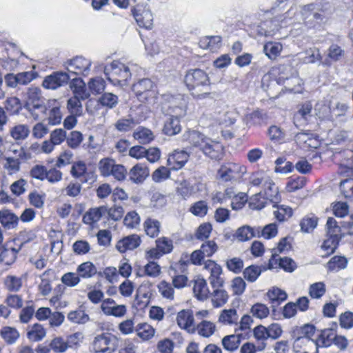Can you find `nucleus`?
Instances as JSON below:
<instances>
[{"instance_id":"774afa93","label":"nucleus","mask_w":353,"mask_h":353,"mask_svg":"<svg viewBox=\"0 0 353 353\" xmlns=\"http://www.w3.org/2000/svg\"><path fill=\"white\" fill-rule=\"evenodd\" d=\"M340 188L346 198H353V179H346L341 181Z\"/></svg>"},{"instance_id":"2eb2a0df","label":"nucleus","mask_w":353,"mask_h":353,"mask_svg":"<svg viewBox=\"0 0 353 353\" xmlns=\"http://www.w3.org/2000/svg\"><path fill=\"white\" fill-rule=\"evenodd\" d=\"M200 150L212 159H219L223 154V147L221 143L207 137Z\"/></svg>"},{"instance_id":"052dcab7","label":"nucleus","mask_w":353,"mask_h":353,"mask_svg":"<svg viewBox=\"0 0 353 353\" xmlns=\"http://www.w3.org/2000/svg\"><path fill=\"white\" fill-rule=\"evenodd\" d=\"M88 87L92 94H100L105 90V82L101 77L93 78L89 81Z\"/></svg>"},{"instance_id":"c03bdc74","label":"nucleus","mask_w":353,"mask_h":353,"mask_svg":"<svg viewBox=\"0 0 353 353\" xmlns=\"http://www.w3.org/2000/svg\"><path fill=\"white\" fill-rule=\"evenodd\" d=\"M46 335L44 327L39 323H35L32 328L28 332V338L32 341H41Z\"/></svg>"},{"instance_id":"e2e57ef3","label":"nucleus","mask_w":353,"mask_h":353,"mask_svg":"<svg viewBox=\"0 0 353 353\" xmlns=\"http://www.w3.org/2000/svg\"><path fill=\"white\" fill-rule=\"evenodd\" d=\"M103 106L113 108L118 103V97L111 92H105L99 99Z\"/></svg>"},{"instance_id":"f03ea898","label":"nucleus","mask_w":353,"mask_h":353,"mask_svg":"<svg viewBox=\"0 0 353 353\" xmlns=\"http://www.w3.org/2000/svg\"><path fill=\"white\" fill-rule=\"evenodd\" d=\"M104 73L112 83L121 86L127 85L128 81L131 78V69L129 65L114 61L104 68Z\"/></svg>"},{"instance_id":"423d86ee","label":"nucleus","mask_w":353,"mask_h":353,"mask_svg":"<svg viewBox=\"0 0 353 353\" xmlns=\"http://www.w3.org/2000/svg\"><path fill=\"white\" fill-rule=\"evenodd\" d=\"M203 270L210 274L208 281L212 288L223 287L225 280L222 277L223 270L220 265L209 259L203 263Z\"/></svg>"},{"instance_id":"c9c22d12","label":"nucleus","mask_w":353,"mask_h":353,"mask_svg":"<svg viewBox=\"0 0 353 353\" xmlns=\"http://www.w3.org/2000/svg\"><path fill=\"white\" fill-rule=\"evenodd\" d=\"M77 272L80 278L89 279L97 274V270L92 262L86 261L78 265Z\"/></svg>"},{"instance_id":"0eeeda50","label":"nucleus","mask_w":353,"mask_h":353,"mask_svg":"<svg viewBox=\"0 0 353 353\" xmlns=\"http://www.w3.org/2000/svg\"><path fill=\"white\" fill-rule=\"evenodd\" d=\"M174 112L176 115L175 117H169L165 122L163 128V132L168 136H174L181 132V126L180 125L179 117H182L185 115V103L184 102L181 107L176 108Z\"/></svg>"},{"instance_id":"6e6d98bb","label":"nucleus","mask_w":353,"mask_h":353,"mask_svg":"<svg viewBox=\"0 0 353 353\" xmlns=\"http://www.w3.org/2000/svg\"><path fill=\"white\" fill-rule=\"evenodd\" d=\"M318 223V219L314 216H305L300 222L301 230L305 233H309L316 228Z\"/></svg>"},{"instance_id":"f704fd0d","label":"nucleus","mask_w":353,"mask_h":353,"mask_svg":"<svg viewBox=\"0 0 353 353\" xmlns=\"http://www.w3.org/2000/svg\"><path fill=\"white\" fill-rule=\"evenodd\" d=\"M177 323L180 327L190 329L194 327V316L190 310H181L177 314Z\"/></svg>"},{"instance_id":"9b49d317","label":"nucleus","mask_w":353,"mask_h":353,"mask_svg":"<svg viewBox=\"0 0 353 353\" xmlns=\"http://www.w3.org/2000/svg\"><path fill=\"white\" fill-rule=\"evenodd\" d=\"M70 79V77L66 72H54L44 78L42 85L48 90H57L67 85Z\"/></svg>"},{"instance_id":"4468645a","label":"nucleus","mask_w":353,"mask_h":353,"mask_svg":"<svg viewBox=\"0 0 353 353\" xmlns=\"http://www.w3.org/2000/svg\"><path fill=\"white\" fill-rule=\"evenodd\" d=\"M133 16L140 27L150 29L153 25V15L151 11L145 7L137 6L132 10Z\"/></svg>"},{"instance_id":"9d476101","label":"nucleus","mask_w":353,"mask_h":353,"mask_svg":"<svg viewBox=\"0 0 353 353\" xmlns=\"http://www.w3.org/2000/svg\"><path fill=\"white\" fill-rule=\"evenodd\" d=\"M217 250L218 245L214 241H208L201 245L199 250L192 253L190 260L194 265H201L205 257L212 256Z\"/></svg>"},{"instance_id":"79ce46f5","label":"nucleus","mask_w":353,"mask_h":353,"mask_svg":"<svg viewBox=\"0 0 353 353\" xmlns=\"http://www.w3.org/2000/svg\"><path fill=\"white\" fill-rule=\"evenodd\" d=\"M143 226L146 234L154 238L157 236L160 232L161 223L156 219L148 218L144 221Z\"/></svg>"},{"instance_id":"338daca9","label":"nucleus","mask_w":353,"mask_h":353,"mask_svg":"<svg viewBox=\"0 0 353 353\" xmlns=\"http://www.w3.org/2000/svg\"><path fill=\"white\" fill-rule=\"evenodd\" d=\"M253 316L262 319L267 317L270 313L269 308L263 303H256L251 308Z\"/></svg>"},{"instance_id":"09e8293b","label":"nucleus","mask_w":353,"mask_h":353,"mask_svg":"<svg viewBox=\"0 0 353 353\" xmlns=\"http://www.w3.org/2000/svg\"><path fill=\"white\" fill-rule=\"evenodd\" d=\"M195 192V188L190 180L182 181L177 188V193L183 199L190 197Z\"/></svg>"},{"instance_id":"1a4fd4ad","label":"nucleus","mask_w":353,"mask_h":353,"mask_svg":"<svg viewBox=\"0 0 353 353\" xmlns=\"http://www.w3.org/2000/svg\"><path fill=\"white\" fill-rule=\"evenodd\" d=\"M66 64L69 72L76 75L87 76L90 73L92 62L83 57H76L68 61Z\"/></svg>"},{"instance_id":"dca6fc26","label":"nucleus","mask_w":353,"mask_h":353,"mask_svg":"<svg viewBox=\"0 0 353 353\" xmlns=\"http://www.w3.org/2000/svg\"><path fill=\"white\" fill-rule=\"evenodd\" d=\"M292 349L294 353H319L316 340L307 338L295 339Z\"/></svg>"},{"instance_id":"4d7b16f0","label":"nucleus","mask_w":353,"mask_h":353,"mask_svg":"<svg viewBox=\"0 0 353 353\" xmlns=\"http://www.w3.org/2000/svg\"><path fill=\"white\" fill-rule=\"evenodd\" d=\"M253 334L254 338L257 341H262L261 345L259 346L258 350H263L265 347V343H264L265 341H266L268 338V332L267 327L263 326V325H258L256 326L254 330Z\"/></svg>"},{"instance_id":"72a5a7b5","label":"nucleus","mask_w":353,"mask_h":353,"mask_svg":"<svg viewBox=\"0 0 353 353\" xmlns=\"http://www.w3.org/2000/svg\"><path fill=\"white\" fill-rule=\"evenodd\" d=\"M211 301L214 307L223 306L228 301V292L221 288H215L212 292Z\"/></svg>"},{"instance_id":"39448f33","label":"nucleus","mask_w":353,"mask_h":353,"mask_svg":"<svg viewBox=\"0 0 353 353\" xmlns=\"http://www.w3.org/2000/svg\"><path fill=\"white\" fill-rule=\"evenodd\" d=\"M117 338L110 333H103L97 336L93 341L94 353H112L117 347Z\"/></svg>"},{"instance_id":"b1692460","label":"nucleus","mask_w":353,"mask_h":353,"mask_svg":"<svg viewBox=\"0 0 353 353\" xmlns=\"http://www.w3.org/2000/svg\"><path fill=\"white\" fill-rule=\"evenodd\" d=\"M238 113L234 110L223 109L215 112V119L219 125L230 126L235 123Z\"/></svg>"},{"instance_id":"c85d7f7f","label":"nucleus","mask_w":353,"mask_h":353,"mask_svg":"<svg viewBox=\"0 0 353 353\" xmlns=\"http://www.w3.org/2000/svg\"><path fill=\"white\" fill-rule=\"evenodd\" d=\"M70 87L76 97L85 100L90 97V94L86 90L85 84L80 78H74L72 79Z\"/></svg>"},{"instance_id":"a211bd4d","label":"nucleus","mask_w":353,"mask_h":353,"mask_svg":"<svg viewBox=\"0 0 353 353\" xmlns=\"http://www.w3.org/2000/svg\"><path fill=\"white\" fill-rule=\"evenodd\" d=\"M24 243L26 242H22L17 248L12 247L10 243H6L1 247L0 261L8 265L12 264L16 259L17 252L21 250Z\"/></svg>"},{"instance_id":"3c124183","label":"nucleus","mask_w":353,"mask_h":353,"mask_svg":"<svg viewBox=\"0 0 353 353\" xmlns=\"http://www.w3.org/2000/svg\"><path fill=\"white\" fill-rule=\"evenodd\" d=\"M347 264V260L344 256H333L327 263V268L331 271H339L345 269Z\"/></svg>"},{"instance_id":"412c9836","label":"nucleus","mask_w":353,"mask_h":353,"mask_svg":"<svg viewBox=\"0 0 353 353\" xmlns=\"http://www.w3.org/2000/svg\"><path fill=\"white\" fill-rule=\"evenodd\" d=\"M149 168L144 164L137 163L129 172L130 179L135 183H141L149 176Z\"/></svg>"},{"instance_id":"864d4df0","label":"nucleus","mask_w":353,"mask_h":353,"mask_svg":"<svg viewBox=\"0 0 353 353\" xmlns=\"http://www.w3.org/2000/svg\"><path fill=\"white\" fill-rule=\"evenodd\" d=\"M325 227L327 236L342 238L341 227L338 225L336 221L334 218L329 217L327 219Z\"/></svg>"},{"instance_id":"58836bf2","label":"nucleus","mask_w":353,"mask_h":353,"mask_svg":"<svg viewBox=\"0 0 353 353\" xmlns=\"http://www.w3.org/2000/svg\"><path fill=\"white\" fill-rule=\"evenodd\" d=\"M241 341V334L228 335L222 339V345L225 350L232 352L239 347Z\"/></svg>"},{"instance_id":"49530a36","label":"nucleus","mask_w":353,"mask_h":353,"mask_svg":"<svg viewBox=\"0 0 353 353\" xmlns=\"http://www.w3.org/2000/svg\"><path fill=\"white\" fill-rule=\"evenodd\" d=\"M116 161L112 158H103L101 159L98 164L99 171L101 176H110V172L114 168Z\"/></svg>"},{"instance_id":"f257e3e1","label":"nucleus","mask_w":353,"mask_h":353,"mask_svg":"<svg viewBox=\"0 0 353 353\" xmlns=\"http://www.w3.org/2000/svg\"><path fill=\"white\" fill-rule=\"evenodd\" d=\"M185 83L194 98L202 99L211 95L210 79L201 69L189 70L185 74Z\"/></svg>"},{"instance_id":"7ed1b4c3","label":"nucleus","mask_w":353,"mask_h":353,"mask_svg":"<svg viewBox=\"0 0 353 353\" xmlns=\"http://www.w3.org/2000/svg\"><path fill=\"white\" fill-rule=\"evenodd\" d=\"M25 109L32 115L34 119H39V114L36 110L45 112V98L43 97L41 90L38 87H30L26 93Z\"/></svg>"},{"instance_id":"5701e85b","label":"nucleus","mask_w":353,"mask_h":353,"mask_svg":"<svg viewBox=\"0 0 353 353\" xmlns=\"http://www.w3.org/2000/svg\"><path fill=\"white\" fill-rule=\"evenodd\" d=\"M132 137L140 144L146 145L154 141L155 136L150 129L139 125L133 131Z\"/></svg>"},{"instance_id":"7c9ffc66","label":"nucleus","mask_w":353,"mask_h":353,"mask_svg":"<svg viewBox=\"0 0 353 353\" xmlns=\"http://www.w3.org/2000/svg\"><path fill=\"white\" fill-rule=\"evenodd\" d=\"M19 222V218L8 210H0V223L6 229L15 228Z\"/></svg>"},{"instance_id":"cd10ccee","label":"nucleus","mask_w":353,"mask_h":353,"mask_svg":"<svg viewBox=\"0 0 353 353\" xmlns=\"http://www.w3.org/2000/svg\"><path fill=\"white\" fill-rule=\"evenodd\" d=\"M336 336L335 330L332 328H327L321 330L318 337L315 339L319 347H329L332 343Z\"/></svg>"},{"instance_id":"bb28decb","label":"nucleus","mask_w":353,"mask_h":353,"mask_svg":"<svg viewBox=\"0 0 353 353\" xmlns=\"http://www.w3.org/2000/svg\"><path fill=\"white\" fill-rule=\"evenodd\" d=\"M260 227L252 228L248 225H243L236 230L235 236L240 241H246L253 237H260Z\"/></svg>"},{"instance_id":"37998d69","label":"nucleus","mask_w":353,"mask_h":353,"mask_svg":"<svg viewBox=\"0 0 353 353\" xmlns=\"http://www.w3.org/2000/svg\"><path fill=\"white\" fill-rule=\"evenodd\" d=\"M68 319L74 323L83 324L90 320L88 314L81 307L77 310L71 311L68 314Z\"/></svg>"},{"instance_id":"a19ab883","label":"nucleus","mask_w":353,"mask_h":353,"mask_svg":"<svg viewBox=\"0 0 353 353\" xmlns=\"http://www.w3.org/2000/svg\"><path fill=\"white\" fill-rule=\"evenodd\" d=\"M66 143L67 145L73 150L77 149L83 141V136L82 133L77 130L70 132L68 134H66Z\"/></svg>"},{"instance_id":"69168bd1","label":"nucleus","mask_w":353,"mask_h":353,"mask_svg":"<svg viewBox=\"0 0 353 353\" xmlns=\"http://www.w3.org/2000/svg\"><path fill=\"white\" fill-rule=\"evenodd\" d=\"M78 274H77L74 272H67L64 274L61 279V282L65 285L66 286L72 288L77 286L81 279Z\"/></svg>"},{"instance_id":"13d9d810","label":"nucleus","mask_w":353,"mask_h":353,"mask_svg":"<svg viewBox=\"0 0 353 353\" xmlns=\"http://www.w3.org/2000/svg\"><path fill=\"white\" fill-rule=\"evenodd\" d=\"M4 284L8 290L17 292L22 285L21 279L15 276L8 275L4 281Z\"/></svg>"},{"instance_id":"a18cd8bd","label":"nucleus","mask_w":353,"mask_h":353,"mask_svg":"<svg viewBox=\"0 0 353 353\" xmlns=\"http://www.w3.org/2000/svg\"><path fill=\"white\" fill-rule=\"evenodd\" d=\"M262 271L261 266L251 265L243 270V274L248 282L253 283L257 280Z\"/></svg>"},{"instance_id":"de8ad7c7","label":"nucleus","mask_w":353,"mask_h":353,"mask_svg":"<svg viewBox=\"0 0 353 353\" xmlns=\"http://www.w3.org/2000/svg\"><path fill=\"white\" fill-rule=\"evenodd\" d=\"M238 319L239 316L236 310L234 309H229L222 311L219 318V321L224 324L231 325L236 323Z\"/></svg>"},{"instance_id":"473e14b6","label":"nucleus","mask_w":353,"mask_h":353,"mask_svg":"<svg viewBox=\"0 0 353 353\" xmlns=\"http://www.w3.org/2000/svg\"><path fill=\"white\" fill-rule=\"evenodd\" d=\"M264 195L266 199L271 203L276 204L281 200V196L279 194L278 188L275 185L274 183L270 178L268 181L264 185Z\"/></svg>"},{"instance_id":"a878e982","label":"nucleus","mask_w":353,"mask_h":353,"mask_svg":"<svg viewBox=\"0 0 353 353\" xmlns=\"http://www.w3.org/2000/svg\"><path fill=\"white\" fill-rule=\"evenodd\" d=\"M139 123L140 121L139 119L129 115L128 117H122L118 119L114 123V126L118 132L126 133L132 130Z\"/></svg>"},{"instance_id":"5fc2aeb1","label":"nucleus","mask_w":353,"mask_h":353,"mask_svg":"<svg viewBox=\"0 0 353 353\" xmlns=\"http://www.w3.org/2000/svg\"><path fill=\"white\" fill-rule=\"evenodd\" d=\"M137 334L143 340H148L154 334V329L148 323L139 324L136 329Z\"/></svg>"},{"instance_id":"ea45409f","label":"nucleus","mask_w":353,"mask_h":353,"mask_svg":"<svg viewBox=\"0 0 353 353\" xmlns=\"http://www.w3.org/2000/svg\"><path fill=\"white\" fill-rule=\"evenodd\" d=\"M283 46L278 42H268L263 46L265 55L270 59H275L282 51Z\"/></svg>"},{"instance_id":"6e6552de","label":"nucleus","mask_w":353,"mask_h":353,"mask_svg":"<svg viewBox=\"0 0 353 353\" xmlns=\"http://www.w3.org/2000/svg\"><path fill=\"white\" fill-rule=\"evenodd\" d=\"M154 87V83L150 79H143L133 85L132 90L140 101L148 102L156 94Z\"/></svg>"},{"instance_id":"ddd939ff","label":"nucleus","mask_w":353,"mask_h":353,"mask_svg":"<svg viewBox=\"0 0 353 353\" xmlns=\"http://www.w3.org/2000/svg\"><path fill=\"white\" fill-rule=\"evenodd\" d=\"M70 174L75 179L83 178L82 183L93 182L96 176L92 172H87V165L83 161H75L72 163L70 169Z\"/></svg>"},{"instance_id":"0e129e2a","label":"nucleus","mask_w":353,"mask_h":353,"mask_svg":"<svg viewBox=\"0 0 353 353\" xmlns=\"http://www.w3.org/2000/svg\"><path fill=\"white\" fill-rule=\"evenodd\" d=\"M170 176V171L165 166H161L155 170L152 174V179L156 183L162 182Z\"/></svg>"},{"instance_id":"f8f14e48","label":"nucleus","mask_w":353,"mask_h":353,"mask_svg":"<svg viewBox=\"0 0 353 353\" xmlns=\"http://www.w3.org/2000/svg\"><path fill=\"white\" fill-rule=\"evenodd\" d=\"M206 139L207 137L198 131L188 130L183 133L181 141L185 144L186 149L200 150Z\"/></svg>"},{"instance_id":"20e7f679","label":"nucleus","mask_w":353,"mask_h":353,"mask_svg":"<svg viewBox=\"0 0 353 353\" xmlns=\"http://www.w3.org/2000/svg\"><path fill=\"white\" fill-rule=\"evenodd\" d=\"M245 171V168L241 165L228 162L221 165L217 175L223 182H234L236 181Z\"/></svg>"},{"instance_id":"aec40b11","label":"nucleus","mask_w":353,"mask_h":353,"mask_svg":"<svg viewBox=\"0 0 353 353\" xmlns=\"http://www.w3.org/2000/svg\"><path fill=\"white\" fill-rule=\"evenodd\" d=\"M108 207L101 205L89 209L83 216V222L87 225H92L98 222L102 217L106 216Z\"/></svg>"},{"instance_id":"393cba45","label":"nucleus","mask_w":353,"mask_h":353,"mask_svg":"<svg viewBox=\"0 0 353 353\" xmlns=\"http://www.w3.org/2000/svg\"><path fill=\"white\" fill-rule=\"evenodd\" d=\"M297 72L291 65H280L273 69L272 74L276 77V81L278 84L283 83L285 80L292 77Z\"/></svg>"},{"instance_id":"2f4dec72","label":"nucleus","mask_w":353,"mask_h":353,"mask_svg":"<svg viewBox=\"0 0 353 353\" xmlns=\"http://www.w3.org/2000/svg\"><path fill=\"white\" fill-rule=\"evenodd\" d=\"M30 132V128L26 124H17L10 130V137L17 142L26 140L28 137Z\"/></svg>"},{"instance_id":"c756f323","label":"nucleus","mask_w":353,"mask_h":353,"mask_svg":"<svg viewBox=\"0 0 353 353\" xmlns=\"http://www.w3.org/2000/svg\"><path fill=\"white\" fill-rule=\"evenodd\" d=\"M193 292L197 299L204 301L207 299L210 294L206 280L203 278H198L194 281Z\"/></svg>"},{"instance_id":"f3484780","label":"nucleus","mask_w":353,"mask_h":353,"mask_svg":"<svg viewBox=\"0 0 353 353\" xmlns=\"http://www.w3.org/2000/svg\"><path fill=\"white\" fill-rule=\"evenodd\" d=\"M312 4L305 5L303 6L301 12L304 22L309 28H314L317 25L321 24L323 22L325 18L321 13L312 12Z\"/></svg>"},{"instance_id":"4c0bfd02","label":"nucleus","mask_w":353,"mask_h":353,"mask_svg":"<svg viewBox=\"0 0 353 353\" xmlns=\"http://www.w3.org/2000/svg\"><path fill=\"white\" fill-rule=\"evenodd\" d=\"M0 335L8 345L15 343L20 336L16 328L10 326L3 327L0 331Z\"/></svg>"},{"instance_id":"680f3d73","label":"nucleus","mask_w":353,"mask_h":353,"mask_svg":"<svg viewBox=\"0 0 353 353\" xmlns=\"http://www.w3.org/2000/svg\"><path fill=\"white\" fill-rule=\"evenodd\" d=\"M197 330L200 335L204 337H209L214 334L215 325L210 321H203L198 325Z\"/></svg>"},{"instance_id":"4be33fe9","label":"nucleus","mask_w":353,"mask_h":353,"mask_svg":"<svg viewBox=\"0 0 353 353\" xmlns=\"http://www.w3.org/2000/svg\"><path fill=\"white\" fill-rule=\"evenodd\" d=\"M141 243V239L137 234H132L123 238L119 240L117 245V249L121 253L127 250H132L139 246Z\"/></svg>"},{"instance_id":"8fccbe9b","label":"nucleus","mask_w":353,"mask_h":353,"mask_svg":"<svg viewBox=\"0 0 353 353\" xmlns=\"http://www.w3.org/2000/svg\"><path fill=\"white\" fill-rule=\"evenodd\" d=\"M225 265L229 271L234 274H239L241 272L244 263L240 257H232L225 261Z\"/></svg>"},{"instance_id":"6ab92c4d","label":"nucleus","mask_w":353,"mask_h":353,"mask_svg":"<svg viewBox=\"0 0 353 353\" xmlns=\"http://www.w3.org/2000/svg\"><path fill=\"white\" fill-rule=\"evenodd\" d=\"M189 154L185 150H176L168 159V164L173 170H179L188 162Z\"/></svg>"},{"instance_id":"603ef678","label":"nucleus","mask_w":353,"mask_h":353,"mask_svg":"<svg viewBox=\"0 0 353 353\" xmlns=\"http://www.w3.org/2000/svg\"><path fill=\"white\" fill-rule=\"evenodd\" d=\"M49 347L54 353H63L68 350L65 339L62 336L54 337L50 342Z\"/></svg>"},{"instance_id":"e433bc0d","label":"nucleus","mask_w":353,"mask_h":353,"mask_svg":"<svg viewBox=\"0 0 353 353\" xmlns=\"http://www.w3.org/2000/svg\"><path fill=\"white\" fill-rule=\"evenodd\" d=\"M267 296L271 301L272 307L279 306L288 297L285 292L278 288H273L270 290L267 293Z\"/></svg>"},{"instance_id":"bf43d9fd","label":"nucleus","mask_w":353,"mask_h":353,"mask_svg":"<svg viewBox=\"0 0 353 353\" xmlns=\"http://www.w3.org/2000/svg\"><path fill=\"white\" fill-rule=\"evenodd\" d=\"M82 99L76 97L70 98L67 101V108L71 114L81 115L82 112Z\"/></svg>"}]
</instances>
